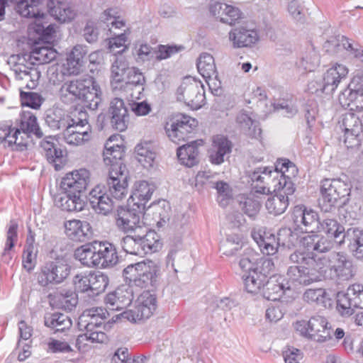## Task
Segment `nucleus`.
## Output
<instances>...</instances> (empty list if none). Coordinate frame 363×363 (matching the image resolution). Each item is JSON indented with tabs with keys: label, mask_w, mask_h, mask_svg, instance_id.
<instances>
[{
	"label": "nucleus",
	"mask_w": 363,
	"mask_h": 363,
	"mask_svg": "<svg viewBox=\"0 0 363 363\" xmlns=\"http://www.w3.org/2000/svg\"><path fill=\"white\" fill-rule=\"evenodd\" d=\"M107 310L102 308H92L85 310L78 318V328L85 333L79 335L76 340V347L79 350L84 341L105 343L108 341L107 335L101 329L104 320L108 315Z\"/></svg>",
	"instance_id": "nucleus-5"
},
{
	"label": "nucleus",
	"mask_w": 363,
	"mask_h": 363,
	"mask_svg": "<svg viewBox=\"0 0 363 363\" xmlns=\"http://www.w3.org/2000/svg\"><path fill=\"white\" fill-rule=\"evenodd\" d=\"M157 308L155 294L150 291H143L136 301L134 309L123 311L117 315L123 317L130 322L136 323L149 318Z\"/></svg>",
	"instance_id": "nucleus-15"
},
{
	"label": "nucleus",
	"mask_w": 363,
	"mask_h": 363,
	"mask_svg": "<svg viewBox=\"0 0 363 363\" xmlns=\"http://www.w3.org/2000/svg\"><path fill=\"white\" fill-rule=\"evenodd\" d=\"M274 269V264L271 259L260 258L253 271L248 274L242 275L245 290L250 294H257L261 290L263 291L267 279Z\"/></svg>",
	"instance_id": "nucleus-12"
},
{
	"label": "nucleus",
	"mask_w": 363,
	"mask_h": 363,
	"mask_svg": "<svg viewBox=\"0 0 363 363\" xmlns=\"http://www.w3.org/2000/svg\"><path fill=\"white\" fill-rule=\"evenodd\" d=\"M211 188L216 189L219 197L222 199L219 201L220 205L224 206L227 205V200L232 196V189L229 184L223 181H217L212 183Z\"/></svg>",
	"instance_id": "nucleus-63"
},
{
	"label": "nucleus",
	"mask_w": 363,
	"mask_h": 363,
	"mask_svg": "<svg viewBox=\"0 0 363 363\" xmlns=\"http://www.w3.org/2000/svg\"><path fill=\"white\" fill-rule=\"evenodd\" d=\"M350 185L340 179H325L321 181L318 206L324 213H334L350 196Z\"/></svg>",
	"instance_id": "nucleus-6"
},
{
	"label": "nucleus",
	"mask_w": 363,
	"mask_h": 363,
	"mask_svg": "<svg viewBox=\"0 0 363 363\" xmlns=\"http://www.w3.org/2000/svg\"><path fill=\"white\" fill-rule=\"evenodd\" d=\"M229 39L234 48H247L255 45L259 40V35L255 29H248L240 26L233 29L229 33Z\"/></svg>",
	"instance_id": "nucleus-31"
},
{
	"label": "nucleus",
	"mask_w": 363,
	"mask_h": 363,
	"mask_svg": "<svg viewBox=\"0 0 363 363\" xmlns=\"http://www.w3.org/2000/svg\"><path fill=\"white\" fill-rule=\"evenodd\" d=\"M62 97L67 93L72 96L71 100H79L91 111L96 110L102 101V91L93 77L86 75L67 82L61 89Z\"/></svg>",
	"instance_id": "nucleus-4"
},
{
	"label": "nucleus",
	"mask_w": 363,
	"mask_h": 363,
	"mask_svg": "<svg viewBox=\"0 0 363 363\" xmlns=\"http://www.w3.org/2000/svg\"><path fill=\"white\" fill-rule=\"evenodd\" d=\"M40 147L45 152L47 160L54 164L56 170H60L62 167L63 151L54 143L47 139L40 143Z\"/></svg>",
	"instance_id": "nucleus-46"
},
{
	"label": "nucleus",
	"mask_w": 363,
	"mask_h": 363,
	"mask_svg": "<svg viewBox=\"0 0 363 363\" xmlns=\"http://www.w3.org/2000/svg\"><path fill=\"white\" fill-rule=\"evenodd\" d=\"M91 206L96 213L107 215L113 210V201L106 193L96 201V199H94Z\"/></svg>",
	"instance_id": "nucleus-58"
},
{
	"label": "nucleus",
	"mask_w": 363,
	"mask_h": 363,
	"mask_svg": "<svg viewBox=\"0 0 363 363\" xmlns=\"http://www.w3.org/2000/svg\"><path fill=\"white\" fill-rule=\"evenodd\" d=\"M120 245L128 254L143 256L158 252L162 243L155 231L147 230L144 233L142 231L126 235L121 240Z\"/></svg>",
	"instance_id": "nucleus-7"
},
{
	"label": "nucleus",
	"mask_w": 363,
	"mask_h": 363,
	"mask_svg": "<svg viewBox=\"0 0 363 363\" xmlns=\"http://www.w3.org/2000/svg\"><path fill=\"white\" fill-rule=\"evenodd\" d=\"M296 265L290 266L286 272L288 283L294 286H308L323 279H328L327 264L330 259L323 256L315 259L312 253L297 250L289 257Z\"/></svg>",
	"instance_id": "nucleus-1"
},
{
	"label": "nucleus",
	"mask_w": 363,
	"mask_h": 363,
	"mask_svg": "<svg viewBox=\"0 0 363 363\" xmlns=\"http://www.w3.org/2000/svg\"><path fill=\"white\" fill-rule=\"evenodd\" d=\"M74 257L84 266L97 267L96 241L77 247L74 252Z\"/></svg>",
	"instance_id": "nucleus-38"
},
{
	"label": "nucleus",
	"mask_w": 363,
	"mask_h": 363,
	"mask_svg": "<svg viewBox=\"0 0 363 363\" xmlns=\"http://www.w3.org/2000/svg\"><path fill=\"white\" fill-rule=\"evenodd\" d=\"M87 54L86 47L82 45H75L67 58V71L70 74H77L83 66Z\"/></svg>",
	"instance_id": "nucleus-40"
},
{
	"label": "nucleus",
	"mask_w": 363,
	"mask_h": 363,
	"mask_svg": "<svg viewBox=\"0 0 363 363\" xmlns=\"http://www.w3.org/2000/svg\"><path fill=\"white\" fill-rule=\"evenodd\" d=\"M90 182V173L86 169L74 170L62 178L60 187L65 192L82 196Z\"/></svg>",
	"instance_id": "nucleus-19"
},
{
	"label": "nucleus",
	"mask_w": 363,
	"mask_h": 363,
	"mask_svg": "<svg viewBox=\"0 0 363 363\" xmlns=\"http://www.w3.org/2000/svg\"><path fill=\"white\" fill-rule=\"evenodd\" d=\"M342 107L350 111L363 110V77L354 76L339 96Z\"/></svg>",
	"instance_id": "nucleus-16"
},
{
	"label": "nucleus",
	"mask_w": 363,
	"mask_h": 363,
	"mask_svg": "<svg viewBox=\"0 0 363 363\" xmlns=\"http://www.w3.org/2000/svg\"><path fill=\"white\" fill-rule=\"evenodd\" d=\"M177 99L184 101L193 110H198L204 105L205 90L200 81L186 77L177 91Z\"/></svg>",
	"instance_id": "nucleus-11"
},
{
	"label": "nucleus",
	"mask_w": 363,
	"mask_h": 363,
	"mask_svg": "<svg viewBox=\"0 0 363 363\" xmlns=\"http://www.w3.org/2000/svg\"><path fill=\"white\" fill-rule=\"evenodd\" d=\"M184 50V47L183 45H160L158 46V50H157V55L155 56V59L157 60H162L164 59H167L171 56L182 51Z\"/></svg>",
	"instance_id": "nucleus-64"
},
{
	"label": "nucleus",
	"mask_w": 363,
	"mask_h": 363,
	"mask_svg": "<svg viewBox=\"0 0 363 363\" xmlns=\"http://www.w3.org/2000/svg\"><path fill=\"white\" fill-rule=\"evenodd\" d=\"M147 210L152 213L158 227L163 226L169 220L171 208L165 200L152 203Z\"/></svg>",
	"instance_id": "nucleus-48"
},
{
	"label": "nucleus",
	"mask_w": 363,
	"mask_h": 363,
	"mask_svg": "<svg viewBox=\"0 0 363 363\" xmlns=\"http://www.w3.org/2000/svg\"><path fill=\"white\" fill-rule=\"evenodd\" d=\"M48 0H0V21L5 18V9L8 3L16 4L15 10L21 16L25 18L37 17L40 15V9L43 7Z\"/></svg>",
	"instance_id": "nucleus-22"
},
{
	"label": "nucleus",
	"mask_w": 363,
	"mask_h": 363,
	"mask_svg": "<svg viewBox=\"0 0 363 363\" xmlns=\"http://www.w3.org/2000/svg\"><path fill=\"white\" fill-rule=\"evenodd\" d=\"M355 308H363V285L354 284L337 294V309L342 316L352 315Z\"/></svg>",
	"instance_id": "nucleus-14"
},
{
	"label": "nucleus",
	"mask_w": 363,
	"mask_h": 363,
	"mask_svg": "<svg viewBox=\"0 0 363 363\" xmlns=\"http://www.w3.org/2000/svg\"><path fill=\"white\" fill-rule=\"evenodd\" d=\"M292 219L298 228L305 227V230L314 233L320 222L318 212L304 205L296 206L292 213Z\"/></svg>",
	"instance_id": "nucleus-25"
},
{
	"label": "nucleus",
	"mask_w": 363,
	"mask_h": 363,
	"mask_svg": "<svg viewBox=\"0 0 363 363\" xmlns=\"http://www.w3.org/2000/svg\"><path fill=\"white\" fill-rule=\"evenodd\" d=\"M236 123L245 135L255 138L260 137L262 130L259 127V123L253 120L246 111H241L238 114Z\"/></svg>",
	"instance_id": "nucleus-43"
},
{
	"label": "nucleus",
	"mask_w": 363,
	"mask_h": 363,
	"mask_svg": "<svg viewBox=\"0 0 363 363\" xmlns=\"http://www.w3.org/2000/svg\"><path fill=\"white\" fill-rule=\"evenodd\" d=\"M138 162L145 167L150 168L154 164L156 153L151 149L148 143L138 144L135 148Z\"/></svg>",
	"instance_id": "nucleus-51"
},
{
	"label": "nucleus",
	"mask_w": 363,
	"mask_h": 363,
	"mask_svg": "<svg viewBox=\"0 0 363 363\" xmlns=\"http://www.w3.org/2000/svg\"><path fill=\"white\" fill-rule=\"evenodd\" d=\"M281 170L277 169V163L275 164V169L273 170L269 167H259L255 168L253 170L247 172L248 177L251 182V185L255 189V192L267 194L269 192V188L267 187L264 184L272 177V180L274 177L280 178L281 174Z\"/></svg>",
	"instance_id": "nucleus-20"
},
{
	"label": "nucleus",
	"mask_w": 363,
	"mask_h": 363,
	"mask_svg": "<svg viewBox=\"0 0 363 363\" xmlns=\"http://www.w3.org/2000/svg\"><path fill=\"white\" fill-rule=\"evenodd\" d=\"M346 201L344 204L340 206V209L345 212V218L356 220H359L362 216L361 205L355 199H351L350 196H346Z\"/></svg>",
	"instance_id": "nucleus-54"
},
{
	"label": "nucleus",
	"mask_w": 363,
	"mask_h": 363,
	"mask_svg": "<svg viewBox=\"0 0 363 363\" xmlns=\"http://www.w3.org/2000/svg\"><path fill=\"white\" fill-rule=\"evenodd\" d=\"M197 144L198 141L194 140L177 148V155L182 164L191 167L199 163Z\"/></svg>",
	"instance_id": "nucleus-39"
},
{
	"label": "nucleus",
	"mask_w": 363,
	"mask_h": 363,
	"mask_svg": "<svg viewBox=\"0 0 363 363\" xmlns=\"http://www.w3.org/2000/svg\"><path fill=\"white\" fill-rule=\"evenodd\" d=\"M87 123V115L84 111L78 112V116L73 118L72 123L63 130V138L69 145H79L88 141L90 134L85 132H76L75 129H83Z\"/></svg>",
	"instance_id": "nucleus-21"
},
{
	"label": "nucleus",
	"mask_w": 363,
	"mask_h": 363,
	"mask_svg": "<svg viewBox=\"0 0 363 363\" xmlns=\"http://www.w3.org/2000/svg\"><path fill=\"white\" fill-rule=\"evenodd\" d=\"M73 284L75 294H81L83 297L91 298V284L89 273L79 274L74 277Z\"/></svg>",
	"instance_id": "nucleus-57"
},
{
	"label": "nucleus",
	"mask_w": 363,
	"mask_h": 363,
	"mask_svg": "<svg viewBox=\"0 0 363 363\" xmlns=\"http://www.w3.org/2000/svg\"><path fill=\"white\" fill-rule=\"evenodd\" d=\"M335 262L328 267L325 266L326 269H330V274L343 280H348L352 278L356 274V267L353 264V262L348 256L342 252H339L333 255ZM328 278H331L332 274L328 275Z\"/></svg>",
	"instance_id": "nucleus-26"
},
{
	"label": "nucleus",
	"mask_w": 363,
	"mask_h": 363,
	"mask_svg": "<svg viewBox=\"0 0 363 363\" xmlns=\"http://www.w3.org/2000/svg\"><path fill=\"white\" fill-rule=\"evenodd\" d=\"M103 21L88 20L82 29V36L84 40L90 43H95L98 41L99 35V29Z\"/></svg>",
	"instance_id": "nucleus-56"
},
{
	"label": "nucleus",
	"mask_w": 363,
	"mask_h": 363,
	"mask_svg": "<svg viewBox=\"0 0 363 363\" xmlns=\"http://www.w3.org/2000/svg\"><path fill=\"white\" fill-rule=\"evenodd\" d=\"M290 289V286H285L282 282H280L275 277H270L267 279L262 291V296L269 301H276L282 297L286 290Z\"/></svg>",
	"instance_id": "nucleus-41"
},
{
	"label": "nucleus",
	"mask_w": 363,
	"mask_h": 363,
	"mask_svg": "<svg viewBox=\"0 0 363 363\" xmlns=\"http://www.w3.org/2000/svg\"><path fill=\"white\" fill-rule=\"evenodd\" d=\"M251 235L263 254L273 255L278 251L277 236L274 234L258 230L252 231Z\"/></svg>",
	"instance_id": "nucleus-34"
},
{
	"label": "nucleus",
	"mask_w": 363,
	"mask_h": 363,
	"mask_svg": "<svg viewBox=\"0 0 363 363\" xmlns=\"http://www.w3.org/2000/svg\"><path fill=\"white\" fill-rule=\"evenodd\" d=\"M64 193V195L57 201V205L62 211L72 212L81 211L84 209L85 201L82 196L65 191Z\"/></svg>",
	"instance_id": "nucleus-45"
},
{
	"label": "nucleus",
	"mask_w": 363,
	"mask_h": 363,
	"mask_svg": "<svg viewBox=\"0 0 363 363\" xmlns=\"http://www.w3.org/2000/svg\"><path fill=\"white\" fill-rule=\"evenodd\" d=\"M125 87L133 89V87H138V94L144 91V84H145V78L143 74L136 67H131L128 69V73L125 77Z\"/></svg>",
	"instance_id": "nucleus-53"
},
{
	"label": "nucleus",
	"mask_w": 363,
	"mask_h": 363,
	"mask_svg": "<svg viewBox=\"0 0 363 363\" xmlns=\"http://www.w3.org/2000/svg\"><path fill=\"white\" fill-rule=\"evenodd\" d=\"M71 266L62 259L45 263L38 276V284L43 287L62 283L70 274Z\"/></svg>",
	"instance_id": "nucleus-13"
},
{
	"label": "nucleus",
	"mask_w": 363,
	"mask_h": 363,
	"mask_svg": "<svg viewBox=\"0 0 363 363\" xmlns=\"http://www.w3.org/2000/svg\"><path fill=\"white\" fill-rule=\"evenodd\" d=\"M43 8H46L50 15L60 23H69L77 15L73 5L67 1L48 0Z\"/></svg>",
	"instance_id": "nucleus-23"
},
{
	"label": "nucleus",
	"mask_w": 363,
	"mask_h": 363,
	"mask_svg": "<svg viewBox=\"0 0 363 363\" xmlns=\"http://www.w3.org/2000/svg\"><path fill=\"white\" fill-rule=\"evenodd\" d=\"M125 146L113 143L111 137L106 143L103 152L104 162L109 165L107 187L110 195L121 200L128 194L129 172L123 162Z\"/></svg>",
	"instance_id": "nucleus-2"
},
{
	"label": "nucleus",
	"mask_w": 363,
	"mask_h": 363,
	"mask_svg": "<svg viewBox=\"0 0 363 363\" xmlns=\"http://www.w3.org/2000/svg\"><path fill=\"white\" fill-rule=\"evenodd\" d=\"M196 125V119L186 115H180L167 122L164 129L169 140L178 144L180 141L185 140Z\"/></svg>",
	"instance_id": "nucleus-18"
},
{
	"label": "nucleus",
	"mask_w": 363,
	"mask_h": 363,
	"mask_svg": "<svg viewBox=\"0 0 363 363\" xmlns=\"http://www.w3.org/2000/svg\"><path fill=\"white\" fill-rule=\"evenodd\" d=\"M348 242L347 247L352 256L359 262H363V229L352 227L344 233V240Z\"/></svg>",
	"instance_id": "nucleus-32"
},
{
	"label": "nucleus",
	"mask_w": 363,
	"mask_h": 363,
	"mask_svg": "<svg viewBox=\"0 0 363 363\" xmlns=\"http://www.w3.org/2000/svg\"><path fill=\"white\" fill-rule=\"evenodd\" d=\"M91 284V298L102 294L108 285V277L102 272L89 273Z\"/></svg>",
	"instance_id": "nucleus-52"
},
{
	"label": "nucleus",
	"mask_w": 363,
	"mask_h": 363,
	"mask_svg": "<svg viewBox=\"0 0 363 363\" xmlns=\"http://www.w3.org/2000/svg\"><path fill=\"white\" fill-rule=\"evenodd\" d=\"M295 328L302 336L316 342H323L331 338V328L328 327L327 319L322 315L312 316L308 321H297Z\"/></svg>",
	"instance_id": "nucleus-10"
},
{
	"label": "nucleus",
	"mask_w": 363,
	"mask_h": 363,
	"mask_svg": "<svg viewBox=\"0 0 363 363\" xmlns=\"http://www.w3.org/2000/svg\"><path fill=\"white\" fill-rule=\"evenodd\" d=\"M159 272V267L154 262L147 260L128 265L123 270V277L130 286L155 287Z\"/></svg>",
	"instance_id": "nucleus-8"
},
{
	"label": "nucleus",
	"mask_w": 363,
	"mask_h": 363,
	"mask_svg": "<svg viewBox=\"0 0 363 363\" xmlns=\"http://www.w3.org/2000/svg\"><path fill=\"white\" fill-rule=\"evenodd\" d=\"M259 261V259H255V255L252 251L248 250V252H245L240 259L239 266L245 274H248L255 269Z\"/></svg>",
	"instance_id": "nucleus-62"
},
{
	"label": "nucleus",
	"mask_w": 363,
	"mask_h": 363,
	"mask_svg": "<svg viewBox=\"0 0 363 363\" xmlns=\"http://www.w3.org/2000/svg\"><path fill=\"white\" fill-rule=\"evenodd\" d=\"M340 43L341 47L347 51L349 55L363 62V50H361V46L358 43L343 35L340 37Z\"/></svg>",
	"instance_id": "nucleus-61"
},
{
	"label": "nucleus",
	"mask_w": 363,
	"mask_h": 363,
	"mask_svg": "<svg viewBox=\"0 0 363 363\" xmlns=\"http://www.w3.org/2000/svg\"><path fill=\"white\" fill-rule=\"evenodd\" d=\"M277 169L285 172H281L280 178L274 177L272 179L276 194L268 198L265 203L268 212L274 216L282 214L288 208L289 196L295 191L292 178L295 177L298 172L296 166L288 159H279L277 161Z\"/></svg>",
	"instance_id": "nucleus-3"
},
{
	"label": "nucleus",
	"mask_w": 363,
	"mask_h": 363,
	"mask_svg": "<svg viewBox=\"0 0 363 363\" xmlns=\"http://www.w3.org/2000/svg\"><path fill=\"white\" fill-rule=\"evenodd\" d=\"M315 232L325 234L328 238L333 239L340 245L344 242V233H346L345 228L333 218L320 220Z\"/></svg>",
	"instance_id": "nucleus-35"
},
{
	"label": "nucleus",
	"mask_w": 363,
	"mask_h": 363,
	"mask_svg": "<svg viewBox=\"0 0 363 363\" xmlns=\"http://www.w3.org/2000/svg\"><path fill=\"white\" fill-rule=\"evenodd\" d=\"M45 123L52 130L62 131L72 123L73 118L59 108H53L46 111L45 117Z\"/></svg>",
	"instance_id": "nucleus-36"
},
{
	"label": "nucleus",
	"mask_w": 363,
	"mask_h": 363,
	"mask_svg": "<svg viewBox=\"0 0 363 363\" xmlns=\"http://www.w3.org/2000/svg\"><path fill=\"white\" fill-rule=\"evenodd\" d=\"M96 260L97 268L106 269L116 266L119 259L115 245L108 242L96 241Z\"/></svg>",
	"instance_id": "nucleus-29"
},
{
	"label": "nucleus",
	"mask_w": 363,
	"mask_h": 363,
	"mask_svg": "<svg viewBox=\"0 0 363 363\" xmlns=\"http://www.w3.org/2000/svg\"><path fill=\"white\" fill-rule=\"evenodd\" d=\"M342 126L344 128V143L347 148L360 146L363 140V123L359 116L348 112L343 115Z\"/></svg>",
	"instance_id": "nucleus-17"
},
{
	"label": "nucleus",
	"mask_w": 363,
	"mask_h": 363,
	"mask_svg": "<svg viewBox=\"0 0 363 363\" xmlns=\"http://www.w3.org/2000/svg\"><path fill=\"white\" fill-rule=\"evenodd\" d=\"M19 130L27 138L28 134H33L38 138L43 136V131L40 128L36 116L31 112H23L21 116Z\"/></svg>",
	"instance_id": "nucleus-44"
},
{
	"label": "nucleus",
	"mask_w": 363,
	"mask_h": 363,
	"mask_svg": "<svg viewBox=\"0 0 363 363\" xmlns=\"http://www.w3.org/2000/svg\"><path fill=\"white\" fill-rule=\"evenodd\" d=\"M133 299V289L129 285L119 286L115 291L108 293L105 303L108 310L120 311L128 306Z\"/></svg>",
	"instance_id": "nucleus-27"
},
{
	"label": "nucleus",
	"mask_w": 363,
	"mask_h": 363,
	"mask_svg": "<svg viewBox=\"0 0 363 363\" xmlns=\"http://www.w3.org/2000/svg\"><path fill=\"white\" fill-rule=\"evenodd\" d=\"M277 236L280 249H291L295 247L298 238L297 234L289 228H280Z\"/></svg>",
	"instance_id": "nucleus-55"
},
{
	"label": "nucleus",
	"mask_w": 363,
	"mask_h": 363,
	"mask_svg": "<svg viewBox=\"0 0 363 363\" xmlns=\"http://www.w3.org/2000/svg\"><path fill=\"white\" fill-rule=\"evenodd\" d=\"M239 206L242 212L250 218H255L261 207L258 201L249 197H241L239 201Z\"/></svg>",
	"instance_id": "nucleus-59"
},
{
	"label": "nucleus",
	"mask_w": 363,
	"mask_h": 363,
	"mask_svg": "<svg viewBox=\"0 0 363 363\" xmlns=\"http://www.w3.org/2000/svg\"><path fill=\"white\" fill-rule=\"evenodd\" d=\"M45 325L56 332H62L69 329L72 325L71 319L65 314L54 313L45 316Z\"/></svg>",
	"instance_id": "nucleus-47"
},
{
	"label": "nucleus",
	"mask_w": 363,
	"mask_h": 363,
	"mask_svg": "<svg viewBox=\"0 0 363 363\" xmlns=\"http://www.w3.org/2000/svg\"><path fill=\"white\" fill-rule=\"evenodd\" d=\"M108 111L111 126L120 132L125 130L129 123V114L124 101L114 98L110 102Z\"/></svg>",
	"instance_id": "nucleus-24"
},
{
	"label": "nucleus",
	"mask_w": 363,
	"mask_h": 363,
	"mask_svg": "<svg viewBox=\"0 0 363 363\" xmlns=\"http://www.w3.org/2000/svg\"><path fill=\"white\" fill-rule=\"evenodd\" d=\"M145 210V203L134 202L131 204L130 201H128L127 206H119L117 208L115 218L116 226L121 231L127 234L142 231L143 233H145L148 229L141 220Z\"/></svg>",
	"instance_id": "nucleus-9"
},
{
	"label": "nucleus",
	"mask_w": 363,
	"mask_h": 363,
	"mask_svg": "<svg viewBox=\"0 0 363 363\" xmlns=\"http://www.w3.org/2000/svg\"><path fill=\"white\" fill-rule=\"evenodd\" d=\"M347 74V68L342 65H337L328 69L324 74L323 79H321L325 94H332L337 88L341 80L345 78Z\"/></svg>",
	"instance_id": "nucleus-33"
},
{
	"label": "nucleus",
	"mask_w": 363,
	"mask_h": 363,
	"mask_svg": "<svg viewBox=\"0 0 363 363\" xmlns=\"http://www.w3.org/2000/svg\"><path fill=\"white\" fill-rule=\"evenodd\" d=\"M64 226L66 235L74 241L85 242L93 235L92 228L86 220L75 219L67 220Z\"/></svg>",
	"instance_id": "nucleus-30"
},
{
	"label": "nucleus",
	"mask_w": 363,
	"mask_h": 363,
	"mask_svg": "<svg viewBox=\"0 0 363 363\" xmlns=\"http://www.w3.org/2000/svg\"><path fill=\"white\" fill-rule=\"evenodd\" d=\"M155 191L154 185L149 184L146 181H140L135 184V190L130 196V202H139L145 203L146 207L147 202L150 199L152 194Z\"/></svg>",
	"instance_id": "nucleus-49"
},
{
	"label": "nucleus",
	"mask_w": 363,
	"mask_h": 363,
	"mask_svg": "<svg viewBox=\"0 0 363 363\" xmlns=\"http://www.w3.org/2000/svg\"><path fill=\"white\" fill-rule=\"evenodd\" d=\"M43 13L40 12V15L37 17H30L29 18H35V22L28 27L29 35L35 38V41H48L50 40L55 33V26L52 23H42L39 18L43 16Z\"/></svg>",
	"instance_id": "nucleus-37"
},
{
	"label": "nucleus",
	"mask_w": 363,
	"mask_h": 363,
	"mask_svg": "<svg viewBox=\"0 0 363 363\" xmlns=\"http://www.w3.org/2000/svg\"><path fill=\"white\" fill-rule=\"evenodd\" d=\"M125 49V48H123L121 50L117 51L120 56L116 57L111 66L112 77L116 82H123L128 73V69L131 68L129 67L127 60L121 55Z\"/></svg>",
	"instance_id": "nucleus-50"
},
{
	"label": "nucleus",
	"mask_w": 363,
	"mask_h": 363,
	"mask_svg": "<svg viewBox=\"0 0 363 363\" xmlns=\"http://www.w3.org/2000/svg\"><path fill=\"white\" fill-rule=\"evenodd\" d=\"M197 69L199 72L206 79L213 81L217 79L218 73L213 57L207 52L200 55L197 61Z\"/></svg>",
	"instance_id": "nucleus-42"
},
{
	"label": "nucleus",
	"mask_w": 363,
	"mask_h": 363,
	"mask_svg": "<svg viewBox=\"0 0 363 363\" xmlns=\"http://www.w3.org/2000/svg\"><path fill=\"white\" fill-rule=\"evenodd\" d=\"M233 147V143L227 136L214 135L212 139L211 148L209 150V160L213 164H221L225 161V157L231 153Z\"/></svg>",
	"instance_id": "nucleus-28"
},
{
	"label": "nucleus",
	"mask_w": 363,
	"mask_h": 363,
	"mask_svg": "<svg viewBox=\"0 0 363 363\" xmlns=\"http://www.w3.org/2000/svg\"><path fill=\"white\" fill-rule=\"evenodd\" d=\"M20 97L22 106L35 109L38 108L43 101L41 96L35 92L21 91Z\"/></svg>",
	"instance_id": "nucleus-60"
}]
</instances>
